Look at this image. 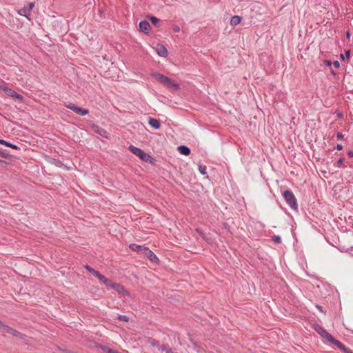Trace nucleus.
I'll return each mask as SVG.
<instances>
[{
  "label": "nucleus",
  "mask_w": 353,
  "mask_h": 353,
  "mask_svg": "<svg viewBox=\"0 0 353 353\" xmlns=\"http://www.w3.org/2000/svg\"><path fill=\"white\" fill-rule=\"evenodd\" d=\"M129 150L134 154L139 157L142 161L145 162H150L152 164L154 163L155 159H153L149 154L145 152L143 150L134 145H130Z\"/></svg>",
  "instance_id": "obj_1"
},
{
  "label": "nucleus",
  "mask_w": 353,
  "mask_h": 353,
  "mask_svg": "<svg viewBox=\"0 0 353 353\" xmlns=\"http://www.w3.org/2000/svg\"><path fill=\"white\" fill-rule=\"evenodd\" d=\"M283 196L288 205L294 210L298 209V203L296 199L291 190H287L283 192Z\"/></svg>",
  "instance_id": "obj_2"
},
{
  "label": "nucleus",
  "mask_w": 353,
  "mask_h": 353,
  "mask_svg": "<svg viewBox=\"0 0 353 353\" xmlns=\"http://www.w3.org/2000/svg\"><path fill=\"white\" fill-rule=\"evenodd\" d=\"M0 89L3 90L6 93V94L8 96L14 98V99H17L20 101H23V99H24L22 95L18 94L17 92H16L14 90L10 89V88H8L6 86H0Z\"/></svg>",
  "instance_id": "obj_3"
},
{
  "label": "nucleus",
  "mask_w": 353,
  "mask_h": 353,
  "mask_svg": "<svg viewBox=\"0 0 353 353\" xmlns=\"http://www.w3.org/2000/svg\"><path fill=\"white\" fill-rule=\"evenodd\" d=\"M65 106L66 108L73 110L76 114L81 115V116L86 115V114H88L89 113V110L88 109H85V108H82L78 107V106H77L74 104L71 103H70L68 104H65Z\"/></svg>",
  "instance_id": "obj_4"
},
{
  "label": "nucleus",
  "mask_w": 353,
  "mask_h": 353,
  "mask_svg": "<svg viewBox=\"0 0 353 353\" xmlns=\"http://www.w3.org/2000/svg\"><path fill=\"white\" fill-rule=\"evenodd\" d=\"M143 254L151 261V262H155L157 263L159 261V259L156 256V254L152 252L150 249L148 248L143 249Z\"/></svg>",
  "instance_id": "obj_5"
},
{
  "label": "nucleus",
  "mask_w": 353,
  "mask_h": 353,
  "mask_svg": "<svg viewBox=\"0 0 353 353\" xmlns=\"http://www.w3.org/2000/svg\"><path fill=\"white\" fill-rule=\"evenodd\" d=\"M314 330L321 335V336L323 339H327L328 336L330 335L325 330H324L320 325L314 324L313 325Z\"/></svg>",
  "instance_id": "obj_6"
},
{
  "label": "nucleus",
  "mask_w": 353,
  "mask_h": 353,
  "mask_svg": "<svg viewBox=\"0 0 353 353\" xmlns=\"http://www.w3.org/2000/svg\"><path fill=\"white\" fill-rule=\"evenodd\" d=\"M139 26L140 31L143 32L145 34H148L150 30H151V26H150V23H148V21H147L145 20L141 21L139 23Z\"/></svg>",
  "instance_id": "obj_7"
},
{
  "label": "nucleus",
  "mask_w": 353,
  "mask_h": 353,
  "mask_svg": "<svg viewBox=\"0 0 353 353\" xmlns=\"http://www.w3.org/2000/svg\"><path fill=\"white\" fill-rule=\"evenodd\" d=\"M155 79L158 81L159 83L163 84V85H165V84L169 82V79L168 77H165L161 74L159 73H154L152 74Z\"/></svg>",
  "instance_id": "obj_8"
},
{
  "label": "nucleus",
  "mask_w": 353,
  "mask_h": 353,
  "mask_svg": "<svg viewBox=\"0 0 353 353\" xmlns=\"http://www.w3.org/2000/svg\"><path fill=\"white\" fill-rule=\"evenodd\" d=\"M155 79L158 81L159 83L163 84V85H165V84L169 82V79L168 77H165L161 74L159 73H154L152 74Z\"/></svg>",
  "instance_id": "obj_9"
},
{
  "label": "nucleus",
  "mask_w": 353,
  "mask_h": 353,
  "mask_svg": "<svg viewBox=\"0 0 353 353\" xmlns=\"http://www.w3.org/2000/svg\"><path fill=\"white\" fill-rule=\"evenodd\" d=\"M148 123L151 127L156 130L159 129L161 127L160 121L154 118H149Z\"/></svg>",
  "instance_id": "obj_10"
},
{
  "label": "nucleus",
  "mask_w": 353,
  "mask_h": 353,
  "mask_svg": "<svg viewBox=\"0 0 353 353\" xmlns=\"http://www.w3.org/2000/svg\"><path fill=\"white\" fill-rule=\"evenodd\" d=\"M157 52L161 57H166L168 55V50L163 45H159L157 48Z\"/></svg>",
  "instance_id": "obj_11"
},
{
  "label": "nucleus",
  "mask_w": 353,
  "mask_h": 353,
  "mask_svg": "<svg viewBox=\"0 0 353 353\" xmlns=\"http://www.w3.org/2000/svg\"><path fill=\"white\" fill-rule=\"evenodd\" d=\"M17 12L20 15L24 16L27 19H28V20H30V18L29 17L31 14V12L26 6L18 10Z\"/></svg>",
  "instance_id": "obj_12"
},
{
  "label": "nucleus",
  "mask_w": 353,
  "mask_h": 353,
  "mask_svg": "<svg viewBox=\"0 0 353 353\" xmlns=\"http://www.w3.org/2000/svg\"><path fill=\"white\" fill-rule=\"evenodd\" d=\"M109 286H110L112 289L118 292L119 294L123 293L125 290L123 285L115 283L112 281V284H110Z\"/></svg>",
  "instance_id": "obj_13"
},
{
  "label": "nucleus",
  "mask_w": 353,
  "mask_h": 353,
  "mask_svg": "<svg viewBox=\"0 0 353 353\" xmlns=\"http://www.w3.org/2000/svg\"><path fill=\"white\" fill-rule=\"evenodd\" d=\"M179 152L183 155L188 156L190 154V149L186 145H180L178 147Z\"/></svg>",
  "instance_id": "obj_14"
},
{
  "label": "nucleus",
  "mask_w": 353,
  "mask_h": 353,
  "mask_svg": "<svg viewBox=\"0 0 353 353\" xmlns=\"http://www.w3.org/2000/svg\"><path fill=\"white\" fill-rule=\"evenodd\" d=\"M241 21V17L238 15L233 16L230 19V25L235 26L239 24Z\"/></svg>",
  "instance_id": "obj_15"
},
{
  "label": "nucleus",
  "mask_w": 353,
  "mask_h": 353,
  "mask_svg": "<svg viewBox=\"0 0 353 353\" xmlns=\"http://www.w3.org/2000/svg\"><path fill=\"white\" fill-rule=\"evenodd\" d=\"M167 88H172L173 90H178L179 89V85L176 82L173 81L171 79H169V82H168L165 85Z\"/></svg>",
  "instance_id": "obj_16"
},
{
  "label": "nucleus",
  "mask_w": 353,
  "mask_h": 353,
  "mask_svg": "<svg viewBox=\"0 0 353 353\" xmlns=\"http://www.w3.org/2000/svg\"><path fill=\"white\" fill-rule=\"evenodd\" d=\"M130 248L132 250H133V251H136V252H141V251H142L143 252V249L146 248L145 247H143L141 245H139L132 243V244H131L130 245Z\"/></svg>",
  "instance_id": "obj_17"
},
{
  "label": "nucleus",
  "mask_w": 353,
  "mask_h": 353,
  "mask_svg": "<svg viewBox=\"0 0 353 353\" xmlns=\"http://www.w3.org/2000/svg\"><path fill=\"white\" fill-rule=\"evenodd\" d=\"M0 144H2L3 145H6L7 147H9V148H11L12 149H15V150H17L19 149L18 146L14 145V144H12L7 141H5L3 139H1V141H0Z\"/></svg>",
  "instance_id": "obj_18"
},
{
  "label": "nucleus",
  "mask_w": 353,
  "mask_h": 353,
  "mask_svg": "<svg viewBox=\"0 0 353 353\" xmlns=\"http://www.w3.org/2000/svg\"><path fill=\"white\" fill-rule=\"evenodd\" d=\"M326 340H327V341L332 343V344L335 345L338 347L340 345V344H342L341 342L334 339L331 334L328 336V338Z\"/></svg>",
  "instance_id": "obj_19"
},
{
  "label": "nucleus",
  "mask_w": 353,
  "mask_h": 353,
  "mask_svg": "<svg viewBox=\"0 0 353 353\" xmlns=\"http://www.w3.org/2000/svg\"><path fill=\"white\" fill-rule=\"evenodd\" d=\"M100 282L105 284L107 287H108L110 284H112V281L108 278H106L105 276L102 274L100 279H99Z\"/></svg>",
  "instance_id": "obj_20"
},
{
  "label": "nucleus",
  "mask_w": 353,
  "mask_h": 353,
  "mask_svg": "<svg viewBox=\"0 0 353 353\" xmlns=\"http://www.w3.org/2000/svg\"><path fill=\"white\" fill-rule=\"evenodd\" d=\"M150 20L154 26H155L157 27L160 26L161 21L156 17H154V16L150 17Z\"/></svg>",
  "instance_id": "obj_21"
},
{
  "label": "nucleus",
  "mask_w": 353,
  "mask_h": 353,
  "mask_svg": "<svg viewBox=\"0 0 353 353\" xmlns=\"http://www.w3.org/2000/svg\"><path fill=\"white\" fill-rule=\"evenodd\" d=\"M159 350L166 353H172L173 351L168 345H160Z\"/></svg>",
  "instance_id": "obj_22"
},
{
  "label": "nucleus",
  "mask_w": 353,
  "mask_h": 353,
  "mask_svg": "<svg viewBox=\"0 0 353 353\" xmlns=\"http://www.w3.org/2000/svg\"><path fill=\"white\" fill-rule=\"evenodd\" d=\"M148 342L150 343V344L153 346V347H156L159 349V346H160V343H159V341L154 339H152V338H149L148 339Z\"/></svg>",
  "instance_id": "obj_23"
},
{
  "label": "nucleus",
  "mask_w": 353,
  "mask_h": 353,
  "mask_svg": "<svg viewBox=\"0 0 353 353\" xmlns=\"http://www.w3.org/2000/svg\"><path fill=\"white\" fill-rule=\"evenodd\" d=\"M339 348L343 351L345 353H353V352L348 347H347L344 344H340Z\"/></svg>",
  "instance_id": "obj_24"
},
{
  "label": "nucleus",
  "mask_w": 353,
  "mask_h": 353,
  "mask_svg": "<svg viewBox=\"0 0 353 353\" xmlns=\"http://www.w3.org/2000/svg\"><path fill=\"white\" fill-rule=\"evenodd\" d=\"M339 348L343 351L345 353H353V352L348 347H347L344 344H340Z\"/></svg>",
  "instance_id": "obj_25"
},
{
  "label": "nucleus",
  "mask_w": 353,
  "mask_h": 353,
  "mask_svg": "<svg viewBox=\"0 0 353 353\" xmlns=\"http://www.w3.org/2000/svg\"><path fill=\"white\" fill-rule=\"evenodd\" d=\"M339 348L343 351L345 353H353V352L348 347H347L344 344H340Z\"/></svg>",
  "instance_id": "obj_26"
},
{
  "label": "nucleus",
  "mask_w": 353,
  "mask_h": 353,
  "mask_svg": "<svg viewBox=\"0 0 353 353\" xmlns=\"http://www.w3.org/2000/svg\"><path fill=\"white\" fill-rule=\"evenodd\" d=\"M10 334H12V336H17V337H20V338H22V335H23L21 333H20L19 332H18L17 330H16L13 328L10 332Z\"/></svg>",
  "instance_id": "obj_27"
},
{
  "label": "nucleus",
  "mask_w": 353,
  "mask_h": 353,
  "mask_svg": "<svg viewBox=\"0 0 353 353\" xmlns=\"http://www.w3.org/2000/svg\"><path fill=\"white\" fill-rule=\"evenodd\" d=\"M85 268L90 272L91 273L92 275H94V274H97V270H94V268H92V267H90V265H86L85 266Z\"/></svg>",
  "instance_id": "obj_28"
},
{
  "label": "nucleus",
  "mask_w": 353,
  "mask_h": 353,
  "mask_svg": "<svg viewBox=\"0 0 353 353\" xmlns=\"http://www.w3.org/2000/svg\"><path fill=\"white\" fill-rule=\"evenodd\" d=\"M199 170L200 173L203 175L206 174V167L205 165H199Z\"/></svg>",
  "instance_id": "obj_29"
},
{
  "label": "nucleus",
  "mask_w": 353,
  "mask_h": 353,
  "mask_svg": "<svg viewBox=\"0 0 353 353\" xmlns=\"http://www.w3.org/2000/svg\"><path fill=\"white\" fill-rule=\"evenodd\" d=\"M350 56V50H346L345 54H341L340 55V57L342 60H345V57H346L347 59H349Z\"/></svg>",
  "instance_id": "obj_30"
},
{
  "label": "nucleus",
  "mask_w": 353,
  "mask_h": 353,
  "mask_svg": "<svg viewBox=\"0 0 353 353\" xmlns=\"http://www.w3.org/2000/svg\"><path fill=\"white\" fill-rule=\"evenodd\" d=\"M344 159L340 158L336 163L335 165L338 168L343 166Z\"/></svg>",
  "instance_id": "obj_31"
},
{
  "label": "nucleus",
  "mask_w": 353,
  "mask_h": 353,
  "mask_svg": "<svg viewBox=\"0 0 353 353\" xmlns=\"http://www.w3.org/2000/svg\"><path fill=\"white\" fill-rule=\"evenodd\" d=\"M272 241L276 243H281V238L280 236H278V235H274L273 237H272Z\"/></svg>",
  "instance_id": "obj_32"
},
{
  "label": "nucleus",
  "mask_w": 353,
  "mask_h": 353,
  "mask_svg": "<svg viewBox=\"0 0 353 353\" xmlns=\"http://www.w3.org/2000/svg\"><path fill=\"white\" fill-rule=\"evenodd\" d=\"M118 319L119 321H129V317L126 315H119V317H118Z\"/></svg>",
  "instance_id": "obj_33"
},
{
  "label": "nucleus",
  "mask_w": 353,
  "mask_h": 353,
  "mask_svg": "<svg viewBox=\"0 0 353 353\" xmlns=\"http://www.w3.org/2000/svg\"><path fill=\"white\" fill-rule=\"evenodd\" d=\"M3 330L6 332L10 334V332H11V331H12V328L11 327H10V326L7 325H5V326H3Z\"/></svg>",
  "instance_id": "obj_34"
},
{
  "label": "nucleus",
  "mask_w": 353,
  "mask_h": 353,
  "mask_svg": "<svg viewBox=\"0 0 353 353\" xmlns=\"http://www.w3.org/2000/svg\"><path fill=\"white\" fill-rule=\"evenodd\" d=\"M0 157L7 159L10 157V154L0 150Z\"/></svg>",
  "instance_id": "obj_35"
},
{
  "label": "nucleus",
  "mask_w": 353,
  "mask_h": 353,
  "mask_svg": "<svg viewBox=\"0 0 353 353\" xmlns=\"http://www.w3.org/2000/svg\"><path fill=\"white\" fill-rule=\"evenodd\" d=\"M104 350H105L108 353H121L118 351H116V350H113L108 347H104Z\"/></svg>",
  "instance_id": "obj_36"
},
{
  "label": "nucleus",
  "mask_w": 353,
  "mask_h": 353,
  "mask_svg": "<svg viewBox=\"0 0 353 353\" xmlns=\"http://www.w3.org/2000/svg\"><path fill=\"white\" fill-rule=\"evenodd\" d=\"M34 3L33 2H30V3H28L27 4V6H26V7L31 12L32 8H34Z\"/></svg>",
  "instance_id": "obj_37"
},
{
  "label": "nucleus",
  "mask_w": 353,
  "mask_h": 353,
  "mask_svg": "<svg viewBox=\"0 0 353 353\" xmlns=\"http://www.w3.org/2000/svg\"><path fill=\"white\" fill-rule=\"evenodd\" d=\"M172 30L174 32H179L180 31V27L178 25H174Z\"/></svg>",
  "instance_id": "obj_38"
},
{
  "label": "nucleus",
  "mask_w": 353,
  "mask_h": 353,
  "mask_svg": "<svg viewBox=\"0 0 353 353\" xmlns=\"http://www.w3.org/2000/svg\"><path fill=\"white\" fill-rule=\"evenodd\" d=\"M97 132L101 136H104V134L106 133V131L104 129H99L97 131Z\"/></svg>",
  "instance_id": "obj_39"
},
{
  "label": "nucleus",
  "mask_w": 353,
  "mask_h": 353,
  "mask_svg": "<svg viewBox=\"0 0 353 353\" xmlns=\"http://www.w3.org/2000/svg\"><path fill=\"white\" fill-rule=\"evenodd\" d=\"M324 63L327 66H331L332 65V62L330 60H325Z\"/></svg>",
  "instance_id": "obj_40"
},
{
  "label": "nucleus",
  "mask_w": 353,
  "mask_h": 353,
  "mask_svg": "<svg viewBox=\"0 0 353 353\" xmlns=\"http://www.w3.org/2000/svg\"><path fill=\"white\" fill-rule=\"evenodd\" d=\"M332 64H333L334 67L336 68H338L340 66V63L338 61H334V62H332Z\"/></svg>",
  "instance_id": "obj_41"
},
{
  "label": "nucleus",
  "mask_w": 353,
  "mask_h": 353,
  "mask_svg": "<svg viewBox=\"0 0 353 353\" xmlns=\"http://www.w3.org/2000/svg\"><path fill=\"white\" fill-rule=\"evenodd\" d=\"M93 276H94L95 277H97L99 279L101 278L102 274L99 272L97 271V274H94Z\"/></svg>",
  "instance_id": "obj_42"
},
{
  "label": "nucleus",
  "mask_w": 353,
  "mask_h": 353,
  "mask_svg": "<svg viewBox=\"0 0 353 353\" xmlns=\"http://www.w3.org/2000/svg\"><path fill=\"white\" fill-rule=\"evenodd\" d=\"M336 137L339 139H341L343 138V135L342 134L341 132H337Z\"/></svg>",
  "instance_id": "obj_43"
},
{
  "label": "nucleus",
  "mask_w": 353,
  "mask_h": 353,
  "mask_svg": "<svg viewBox=\"0 0 353 353\" xmlns=\"http://www.w3.org/2000/svg\"><path fill=\"white\" fill-rule=\"evenodd\" d=\"M347 155L350 158H352L353 157V151L350 150L347 152Z\"/></svg>",
  "instance_id": "obj_44"
},
{
  "label": "nucleus",
  "mask_w": 353,
  "mask_h": 353,
  "mask_svg": "<svg viewBox=\"0 0 353 353\" xmlns=\"http://www.w3.org/2000/svg\"><path fill=\"white\" fill-rule=\"evenodd\" d=\"M336 149H337L338 150H341L343 149V145H341V144H337V145H336Z\"/></svg>",
  "instance_id": "obj_45"
},
{
  "label": "nucleus",
  "mask_w": 353,
  "mask_h": 353,
  "mask_svg": "<svg viewBox=\"0 0 353 353\" xmlns=\"http://www.w3.org/2000/svg\"><path fill=\"white\" fill-rule=\"evenodd\" d=\"M316 307L319 310L320 312H324L322 306L317 305Z\"/></svg>",
  "instance_id": "obj_46"
},
{
  "label": "nucleus",
  "mask_w": 353,
  "mask_h": 353,
  "mask_svg": "<svg viewBox=\"0 0 353 353\" xmlns=\"http://www.w3.org/2000/svg\"><path fill=\"white\" fill-rule=\"evenodd\" d=\"M3 326H5V324L1 321H0V327L3 329Z\"/></svg>",
  "instance_id": "obj_47"
},
{
  "label": "nucleus",
  "mask_w": 353,
  "mask_h": 353,
  "mask_svg": "<svg viewBox=\"0 0 353 353\" xmlns=\"http://www.w3.org/2000/svg\"><path fill=\"white\" fill-rule=\"evenodd\" d=\"M346 37H347V38H350V32H347V33H346Z\"/></svg>",
  "instance_id": "obj_48"
},
{
  "label": "nucleus",
  "mask_w": 353,
  "mask_h": 353,
  "mask_svg": "<svg viewBox=\"0 0 353 353\" xmlns=\"http://www.w3.org/2000/svg\"><path fill=\"white\" fill-rule=\"evenodd\" d=\"M1 141V139H0V141Z\"/></svg>",
  "instance_id": "obj_49"
}]
</instances>
